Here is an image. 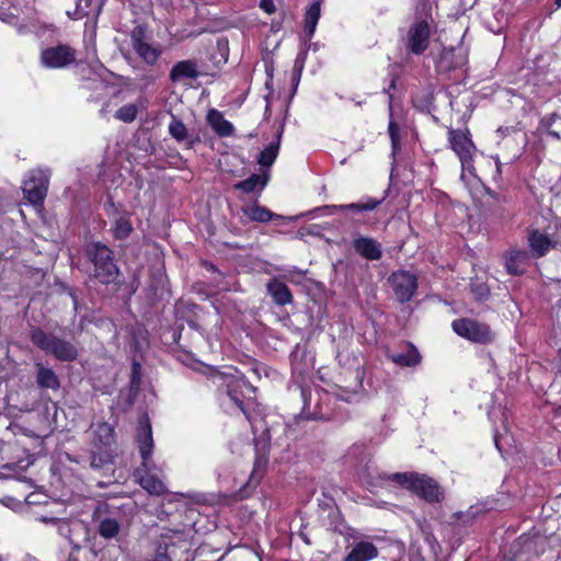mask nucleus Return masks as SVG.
Masks as SVG:
<instances>
[{"label": "nucleus", "mask_w": 561, "mask_h": 561, "mask_svg": "<svg viewBox=\"0 0 561 561\" xmlns=\"http://www.w3.org/2000/svg\"><path fill=\"white\" fill-rule=\"evenodd\" d=\"M153 446L151 424L148 416L142 414V490L151 497V502L142 503V508L162 520L172 514L178 495L164 497L168 490L162 469L157 468L151 460Z\"/></svg>", "instance_id": "1"}, {"label": "nucleus", "mask_w": 561, "mask_h": 561, "mask_svg": "<svg viewBox=\"0 0 561 561\" xmlns=\"http://www.w3.org/2000/svg\"><path fill=\"white\" fill-rule=\"evenodd\" d=\"M91 433L90 468L108 478L96 483L99 488H104L115 481L117 451L114 427L104 421H96L91 424Z\"/></svg>", "instance_id": "2"}, {"label": "nucleus", "mask_w": 561, "mask_h": 561, "mask_svg": "<svg viewBox=\"0 0 561 561\" xmlns=\"http://www.w3.org/2000/svg\"><path fill=\"white\" fill-rule=\"evenodd\" d=\"M31 341L46 354L53 355L62 362L73 360L78 355L77 348L70 342L47 333L42 329L32 331Z\"/></svg>", "instance_id": "3"}, {"label": "nucleus", "mask_w": 561, "mask_h": 561, "mask_svg": "<svg viewBox=\"0 0 561 561\" xmlns=\"http://www.w3.org/2000/svg\"><path fill=\"white\" fill-rule=\"evenodd\" d=\"M87 254L94 264V277L103 284L115 282L118 268L113 259V252L101 242L88 245Z\"/></svg>", "instance_id": "4"}, {"label": "nucleus", "mask_w": 561, "mask_h": 561, "mask_svg": "<svg viewBox=\"0 0 561 561\" xmlns=\"http://www.w3.org/2000/svg\"><path fill=\"white\" fill-rule=\"evenodd\" d=\"M142 247H146V252L153 260L148 291L152 299H162L168 293L162 250L156 243L142 242Z\"/></svg>", "instance_id": "5"}, {"label": "nucleus", "mask_w": 561, "mask_h": 561, "mask_svg": "<svg viewBox=\"0 0 561 561\" xmlns=\"http://www.w3.org/2000/svg\"><path fill=\"white\" fill-rule=\"evenodd\" d=\"M451 328L457 335L473 343L488 344L495 339V333L489 324L471 318L454 320Z\"/></svg>", "instance_id": "6"}, {"label": "nucleus", "mask_w": 561, "mask_h": 561, "mask_svg": "<svg viewBox=\"0 0 561 561\" xmlns=\"http://www.w3.org/2000/svg\"><path fill=\"white\" fill-rule=\"evenodd\" d=\"M51 171L48 168L31 170L28 178L23 183L24 197L33 205H41L48 191Z\"/></svg>", "instance_id": "7"}, {"label": "nucleus", "mask_w": 561, "mask_h": 561, "mask_svg": "<svg viewBox=\"0 0 561 561\" xmlns=\"http://www.w3.org/2000/svg\"><path fill=\"white\" fill-rule=\"evenodd\" d=\"M448 135L450 147L458 156L461 163V179H465L466 172L470 174H473L474 172L472 153L476 147L470 139L468 131H463L461 129H451L449 130Z\"/></svg>", "instance_id": "8"}, {"label": "nucleus", "mask_w": 561, "mask_h": 561, "mask_svg": "<svg viewBox=\"0 0 561 561\" xmlns=\"http://www.w3.org/2000/svg\"><path fill=\"white\" fill-rule=\"evenodd\" d=\"M92 522L96 526L98 533L104 539H114L118 536L121 525L112 516L110 505L105 502H99L92 512Z\"/></svg>", "instance_id": "9"}, {"label": "nucleus", "mask_w": 561, "mask_h": 561, "mask_svg": "<svg viewBox=\"0 0 561 561\" xmlns=\"http://www.w3.org/2000/svg\"><path fill=\"white\" fill-rule=\"evenodd\" d=\"M360 481L367 485L370 491L377 488H385L388 484L394 483L404 485L408 482L407 473H392L388 474L380 471L377 467L367 465L359 474Z\"/></svg>", "instance_id": "10"}, {"label": "nucleus", "mask_w": 561, "mask_h": 561, "mask_svg": "<svg viewBox=\"0 0 561 561\" xmlns=\"http://www.w3.org/2000/svg\"><path fill=\"white\" fill-rule=\"evenodd\" d=\"M388 282L400 304L410 301L417 289L416 276L407 271L392 273Z\"/></svg>", "instance_id": "11"}, {"label": "nucleus", "mask_w": 561, "mask_h": 561, "mask_svg": "<svg viewBox=\"0 0 561 561\" xmlns=\"http://www.w3.org/2000/svg\"><path fill=\"white\" fill-rule=\"evenodd\" d=\"M41 61L47 68H62L76 61V50L68 45H57L42 50Z\"/></svg>", "instance_id": "12"}, {"label": "nucleus", "mask_w": 561, "mask_h": 561, "mask_svg": "<svg viewBox=\"0 0 561 561\" xmlns=\"http://www.w3.org/2000/svg\"><path fill=\"white\" fill-rule=\"evenodd\" d=\"M410 489L426 502H439L443 497L440 488L436 481L425 476H408Z\"/></svg>", "instance_id": "13"}, {"label": "nucleus", "mask_w": 561, "mask_h": 561, "mask_svg": "<svg viewBox=\"0 0 561 561\" xmlns=\"http://www.w3.org/2000/svg\"><path fill=\"white\" fill-rule=\"evenodd\" d=\"M430 43V26L426 21L414 22L407 34V48L414 55L423 54Z\"/></svg>", "instance_id": "14"}, {"label": "nucleus", "mask_w": 561, "mask_h": 561, "mask_svg": "<svg viewBox=\"0 0 561 561\" xmlns=\"http://www.w3.org/2000/svg\"><path fill=\"white\" fill-rule=\"evenodd\" d=\"M527 241L533 257L540 259L546 256L551 249H556L560 242L553 237L538 229H529Z\"/></svg>", "instance_id": "15"}, {"label": "nucleus", "mask_w": 561, "mask_h": 561, "mask_svg": "<svg viewBox=\"0 0 561 561\" xmlns=\"http://www.w3.org/2000/svg\"><path fill=\"white\" fill-rule=\"evenodd\" d=\"M352 244L354 251L368 261H377L382 256L381 243L374 238L354 233Z\"/></svg>", "instance_id": "16"}, {"label": "nucleus", "mask_w": 561, "mask_h": 561, "mask_svg": "<svg viewBox=\"0 0 561 561\" xmlns=\"http://www.w3.org/2000/svg\"><path fill=\"white\" fill-rule=\"evenodd\" d=\"M466 64L467 53L462 47L444 48L437 60L438 69L444 72L462 68Z\"/></svg>", "instance_id": "17"}, {"label": "nucleus", "mask_w": 561, "mask_h": 561, "mask_svg": "<svg viewBox=\"0 0 561 561\" xmlns=\"http://www.w3.org/2000/svg\"><path fill=\"white\" fill-rule=\"evenodd\" d=\"M505 268L511 275L525 273L530 262V254L524 249H512L505 254Z\"/></svg>", "instance_id": "18"}, {"label": "nucleus", "mask_w": 561, "mask_h": 561, "mask_svg": "<svg viewBox=\"0 0 561 561\" xmlns=\"http://www.w3.org/2000/svg\"><path fill=\"white\" fill-rule=\"evenodd\" d=\"M168 130L176 142L183 144L187 149L193 148L199 141L198 137L191 134L184 123L173 114L171 115Z\"/></svg>", "instance_id": "19"}, {"label": "nucleus", "mask_w": 561, "mask_h": 561, "mask_svg": "<svg viewBox=\"0 0 561 561\" xmlns=\"http://www.w3.org/2000/svg\"><path fill=\"white\" fill-rule=\"evenodd\" d=\"M266 291L277 306L283 307L293 302V294L289 287L277 277H273L267 282Z\"/></svg>", "instance_id": "20"}, {"label": "nucleus", "mask_w": 561, "mask_h": 561, "mask_svg": "<svg viewBox=\"0 0 561 561\" xmlns=\"http://www.w3.org/2000/svg\"><path fill=\"white\" fill-rule=\"evenodd\" d=\"M103 0H76L73 12L67 11V14L76 20L84 16L98 18L102 9Z\"/></svg>", "instance_id": "21"}, {"label": "nucleus", "mask_w": 561, "mask_h": 561, "mask_svg": "<svg viewBox=\"0 0 561 561\" xmlns=\"http://www.w3.org/2000/svg\"><path fill=\"white\" fill-rule=\"evenodd\" d=\"M388 358L401 367H414L420 364L421 355L412 344H407L402 352L389 353Z\"/></svg>", "instance_id": "22"}, {"label": "nucleus", "mask_w": 561, "mask_h": 561, "mask_svg": "<svg viewBox=\"0 0 561 561\" xmlns=\"http://www.w3.org/2000/svg\"><path fill=\"white\" fill-rule=\"evenodd\" d=\"M207 122L220 137H227L233 133V125L224 117L221 112L215 108L208 112Z\"/></svg>", "instance_id": "23"}, {"label": "nucleus", "mask_w": 561, "mask_h": 561, "mask_svg": "<svg viewBox=\"0 0 561 561\" xmlns=\"http://www.w3.org/2000/svg\"><path fill=\"white\" fill-rule=\"evenodd\" d=\"M199 76L197 64L193 60H183L175 64L171 70L172 81L180 79H196Z\"/></svg>", "instance_id": "24"}, {"label": "nucleus", "mask_w": 561, "mask_h": 561, "mask_svg": "<svg viewBox=\"0 0 561 561\" xmlns=\"http://www.w3.org/2000/svg\"><path fill=\"white\" fill-rule=\"evenodd\" d=\"M241 211L251 221L255 222H267L273 218L278 217L264 206L259 205L256 202L250 205H245L241 208Z\"/></svg>", "instance_id": "25"}, {"label": "nucleus", "mask_w": 561, "mask_h": 561, "mask_svg": "<svg viewBox=\"0 0 561 561\" xmlns=\"http://www.w3.org/2000/svg\"><path fill=\"white\" fill-rule=\"evenodd\" d=\"M377 557V548L366 541L358 542L346 556L345 561H368Z\"/></svg>", "instance_id": "26"}, {"label": "nucleus", "mask_w": 561, "mask_h": 561, "mask_svg": "<svg viewBox=\"0 0 561 561\" xmlns=\"http://www.w3.org/2000/svg\"><path fill=\"white\" fill-rule=\"evenodd\" d=\"M160 54V49L142 43V60L153 67L151 75L149 76L151 80L160 77L163 73L164 69L162 65L158 62Z\"/></svg>", "instance_id": "27"}, {"label": "nucleus", "mask_w": 561, "mask_h": 561, "mask_svg": "<svg viewBox=\"0 0 561 561\" xmlns=\"http://www.w3.org/2000/svg\"><path fill=\"white\" fill-rule=\"evenodd\" d=\"M283 128L277 130L276 140L266 146L259 154L257 162L262 167L270 168L278 156Z\"/></svg>", "instance_id": "28"}, {"label": "nucleus", "mask_w": 561, "mask_h": 561, "mask_svg": "<svg viewBox=\"0 0 561 561\" xmlns=\"http://www.w3.org/2000/svg\"><path fill=\"white\" fill-rule=\"evenodd\" d=\"M380 203V199L368 198L366 202L362 203H352L346 205H330L325 206V208L329 209L331 214H334L340 210L370 211L377 208V206H379Z\"/></svg>", "instance_id": "29"}, {"label": "nucleus", "mask_w": 561, "mask_h": 561, "mask_svg": "<svg viewBox=\"0 0 561 561\" xmlns=\"http://www.w3.org/2000/svg\"><path fill=\"white\" fill-rule=\"evenodd\" d=\"M268 176L266 174H252L248 179L236 183L233 187L244 193H252L256 188H259V191H262L266 186Z\"/></svg>", "instance_id": "30"}, {"label": "nucleus", "mask_w": 561, "mask_h": 561, "mask_svg": "<svg viewBox=\"0 0 561 561\" xmlns=\"http://www.w3.org/2000/svg\"><path fill=\"white\" fill-rule=\"evenodd\" d=\"M320 19V3L313 2L309 5L305 15V33L306 36L310 39L316 31V26Z\"/></svg>", "instance_id": "31"}, {"label": "nucleus", "mask_w": 561, "mask_h": 561, "mask_svg": "<svg viewBox=\"0 0 561 561\" xmlns=\"http://www.w3.org/2000/svg\"><path fill=\"white\" fill-rule=\"evenodd\" d=\"M37 383L42 388L57 389L59 388V380L53 369L46 368L41 364L37 365Z\"/></svg>", "instance_id": "32"}, {"label": "nucleus", "mask_w": 561, "mask_h": 561, "mask_svg": "<svg viewBox=\"0 0 561 561\" xmlns=\"http://www.w3.org/2000/svg\"><path fill=\"white\" fill-rule=\"evenodd\" d=\"M139 112L138 105L136 103H129L121 106L115 112V118L122 121L124 123H131L136 119L137 114Z\"/></svg>", "instance_id": "33"}, {"label": "nucleus", "mask_w": 561, "mask_h": 561, "mask_svg": "<svg viewBox=\"0 0 561 561\" xmlns=\"http://www.w3.org/2000/svg\"><path fill=\"white\" fill-rule=\"evenodd\" d=\"M131 231L133 225L128 218L119 217L118 219H116L113 227V233L116 239L123 240L127 238Z\"/></svg>", "instance_id": "34"}, {"label": "nucleus", "mask_w": 561, "mask_h": 561, "mask_svg": "<svg viewBox=\"0 0 561 561\" xmlns=\"http://www.w3.org/2000/svg\"><path fill=\"white\" fill-rule=\"evenodd\" d=\"M51 525L56 528V531L64 538L70 539L71 537V524L66 518H50Z\"/></svg>", "instance_id": "35"}, {"label": "nucleus", "mask_w": 561, "mask_h": 561, "mask_svg": "<svg viewBox=\"0 0 561 561\" xmlns=\"http://www.w3.org/2000/svg\"><path fill=\"white\" fill-rule=\"evenodd\" d=\"M139 371H140V364L136 360H134L133 363V375H131V386H130V397H133V399L135 398L136 396V392L139 388Z\"/></svg>", "instance_id": "36"}, {"label": "nucleus", "mask_w": 561, "mask_h": 561, "mask_svg": "<svg viewBox=\"0 0 561 561\" xmlns=\"http://www.w3.org/2000/svg\"><path fill=\"white\" fill-rule=\"evenodd\" d=\"M130 42L134 51L137 56H140V26H135L130 35Z\"/></svg>", "instance_id": "37"}, {"label": "nucleus", "mask_w": 561, "mask_h": 561, "mask_svg": "<svg viewBox=\"0 0 561 561\" xmlns=\"http://www.w3.org/2000/svg\"><path fill=\"white\" fill-rule=\"evenodd\" d=\"M471 291L479 300H482L489 296V289L484 284H473L471 286Z\"/></svg>", "instance_id": "38"}, {"label": "nucleus", "mask_w": 561, "mask_h": 561, "mask_svg": "<svg viewBox=\"0 0 561 561\" xmlns=\"http://www.w3.org/2000/svg\"><path fill=\"white\" fill-rule=\"evenodd\" d=\"M388 133L391 139L392 148L396 149L399 142V127L392 121L389 123Z\"/></svg>", "instance_id": "39"}, {"label": "nucleus", "mask_w": 561, "mask_h": 561, "mask_svg": "<svg viewBox=\"0 0 561 561\" xmlns=\"http://www.w3.org/2000/svg\"><path fill=\"white\" fill-rule=\"evenodd\" d=\"M227 394H228V397L230 398V400H231L232 402H234V403H236V405H237V407H238V408H239L243 413H245L242 399L238 396V393H237V391H236V390H233V389H231V388H230V385H228Z\"/></svg>", "instance_id": "40"}, {"label": "nucleus", "mask_w": 561, "mask_h": 561, "mask_svg": "<svg viewBox=\"0 0 561 561\" xmlns=\"http://www.w3.org/2000/svg\"><path fill=\"white\" fill-rule=\"evenodd\" d=\"M456 520L461 522L463 525L471 523V520L474 518V513L469 511L466 513L458 512L454 515Z\"/></svg>", "instance_id": "41"}, {"label": "nucleus", "mask_w": 561, "mask_h": 561, "mask_svg": "<svg viewBox=\"0 0 561 561\" xmlns=\"http://www.w3.org/2000/svg\"><path fill=\"white\" fill-rule=\"evenodd\" d=\"M151 561H170V558L167 553V548L159 546L156 551V556Z\"/></svg>", "instance_id": "42"}, {"label": "nucleus", "mask_w": 561, "mask_h": 561, "mask_svg": "<svg viewBox=\"0 0 561 561\" xmlns=\"http://www.w3.org/2000/svg\"><path fill=\"white\" fill-rule=\"evenodd\" d=\"M260 8L268 14L275 12V5L273 3V0H261Z\"/></svg>", "instance_id": "43"}, {"label": "nucleus", "mask_w": 561, "mask_h": 561, "mask_svg": "<svg viewBox=\"0 0 561 561\" xmlns=\"http://www.w3.org/2000/svg\"><path fill=\"white\" fill-rule=\"evenodd\" d=\"M505 439H506V437H504V436H500L497 434L494 435V443L500 453H502V443L501 442L505 440Z\"/></svg>", "instance_id": "44"}, {"label": "nucleus", "mask_w": 561, "mask_h": 561, "mask_svg": "<svg viewBox=\"0 0 561 561\" xmlns=\"http://www.w3.org/2000/svg\"><path fill=\"white\" fill-rule=\"evenodd\" d=\"M291 368L294 373L302 374V368L299 367V365L296 363V355H293V362H291Z\"/></svg>", "instance_id": "45"}, {"label": "nucleus", "mask_w": 561, "mask_h": 561, "mask_svg": "<svg viewBox=\"0 0 561 561\" xmlns=\"http://www.w3.org/2000/svg\"><path fill=\"white\" fill-rule=\"evenodd\" d=\"M50 518H51V517L41 516L38 519H39L42 523L50 524V525H51V522L49 520Z\"/></svg>", "instance_id": "46"}, {"label": "nucleus", "mask_w": 561, "mask_h": 561, "mask_svg": "<svg viewBox=\"0 0 561 561\" xmlns=\"http://www.w3.org/2000/svg\"><path fill=\"white\" fill-rule=\"evenodd\" d=\"M301 538H302V540H304L306 543H308V545L310 543V541H309V539L307 538V536H306V535H301Z\"/></svg>", "instance_id": "47"}, {"label": "nucleus", "mask_w": 561, "mask_h": 561, "mask_svg": "<svg viewBox=\"0 0 561 561\" xmlns=\"http://www.w3.org/2000/svg\"><path fill=\"white\" fill-rule=\"evenodd\" d=\"M496 170L497 172H501V163L499 161L496 162Z\"/></svg>", "instance_id": "48"}, {"label": "nucleus", "mask_w": 561, "mask_h": 561, "mask_svg": "<svg viewBox=\"0 0 561 561\" xmlns=\"http://www.w3.org/2000/svg\"><path fill=\"white\" fill-rule=\"evenodd\" d=\"M301 396H302L304 400H306V391L304 389H301Z\"/></svg>", "instance_id": "49"}, {"label": "nucleus", "mask_w": 561, "mask_h": 561, "mask_svg": "<svg viewBox=\"0 0 561 561\" xmlns=\"http://www.w3.org/2000/svg\"><path fill=\"white\" fill-rule=\"evenodd\" d=\"M145 391H146V390H145V388L142 387V389H141L142 397L146 399V398H147V394L145 393Z\"/></svg>", "instance_id": "50"}, {"label": "nucleus", "mask_w": 561, "mask_h": 561, "mask_svg": "<svg viewBox=\"0 0 561 561\" xmlns=\"http://www.w3.org/2000/svg\"><path fill=\"white\" fill-rule=\"evenodd\" d=\"M148 392L151 397H154V392L151 389H149Z\"/></svg>", "instance_id": "51"}, {"label": "nucleus", "mask_w": 561, "mask_h": 561, "mask_svg": "<svg viewBox=\"0 0 561 561\" xmlns=\"http://www.w3.org/2000/svg\"><path fill=\"white\" fill-rule=\"evenodd\" d=\"M558 7H561V0H556Z\"/></svg>", "instance_id": "52"}, {"label": "nucleus", "mask_w": 561, "mask_h": 561, "mask_svg": "<svg viewBox=\"0 0 561 561\" xmlns=\"http://www.w3.org/2000/svg\"><path fill=\"white\" fill-rule=\"evenodd\" d=\"M362 101H356V105H362Z\"/></svg>", "instance_id": "53"}, {"label": "nucleus", "mask_w": 561, "mask_h": 561, "mask_svg": "<svg viewBox=\"0 0 561 561\" xmlns=\"http://www.w3.org/2000/svg\"><path fill=\"white\" fill-rule=\"evenodd\" d=\"M247 388L250 390H253L252 386H250V385H247Z\"/></svg>", "instance_id": "54"}]
</instances>
